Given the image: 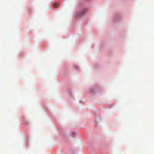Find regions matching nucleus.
<instances>
[{"mask_svg":"<svg viewBox=\"0 0 154 154\" xmlns=\"http://www.w3.org/2000/svg\"><path fill=\"white\" fill-rule=\"evenodd\" d=\"M83 14V13H82L81 14L82 15V14Z\"/></svg>","mask_w":154,"mask_h":154,"instance_id":"7ed1b4c3","label":"nucleus"},{"mask_svg":"<svg viewBox=\"0 0 154 154\" xmlns=\"http://www.w3.org/2000/svg\"><path fill=\"white\" fill-rule=\"evenodd\" d=\"M58 6V4L57 3H56L53 5V6L55 8L57 7Z\"/></svg>","mask_w":154,"mask_h":154,"instance_id":"f257e3e1","label":"nucleus"},{"mask_svg":"<svg viewBox=\"0 0 154 154\" xmlns=\"http://www.w3.org/2000/svg\"><path fill=\"white\" fill-rule=\"evenodd\" d=\"M79 16H80L78 15V14H77V15H76V17H79Z\"/></svg>","mask_w":154,"mask_h":154,"instance_id":"f03ea898","label":"nucleus"}]
</instances>
